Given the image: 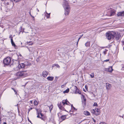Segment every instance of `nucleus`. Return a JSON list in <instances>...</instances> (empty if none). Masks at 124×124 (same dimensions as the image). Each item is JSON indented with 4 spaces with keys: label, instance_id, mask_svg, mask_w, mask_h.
<instances>
[{
    "label": "nucleus",
    "instance_id": "f257e3e1",
    "mask_svg": "<svg viewBox=\"0 0 124 124\" xmlns=\"http://www.w3.org/2000/svg\"><path fill=\"white\" fill-rule=\"evenodd\" d=\"M63 6L65 9V15L66 16L68 15L70 12V8L67 2H64L63 3Z\"/></svg>",
    "mask_w": 124,
    "mask_h": 124
},
{
    "label": "nucleus",
    "instance_id": "f03ea898",
    "mask_svg": "<svg viewBox=\"0 0 124 124\" xmlns=\"http://www.w3.org/2000/svg\"><path fill=\"white\" fill-rule=\"evenodd\" d=\"M116 35V33L113 32L107 33L106 34L107 39L109 40L113 39Z\"/></svg>",
    "mask_w": 124,
    "mask_h": 124
},
{
    "label": "nucleus",
    "instance_id": "7ed1b4c3",
    "mask_svg": "<svg viewBox=\"0 0 124 124\" xmlns=\"http://www.w3.org/2000/svg\"><path fill=\"white\" fill-rule=\"evenodd\" d=\"M28 74L26 70L20 71L16 73V75L17 76L26 77L28 76Z\"/></svg>",
    "mask_w": 124,
    "mask_h": 124
},
{
    "label": "nucleus",
    "instance_id": "20e7f679",
    "mask_svg": "<svg viewBox=\"0 0 124 124\" xmlns=\"http://www.w3.org/2000/svg\"><path fill=\"white\" fill-rule=\"evenodd\" d=\"M91 112L93 114L96 116L99 115L100 113V109L97 108H96L91 110Z\"/></svg>",
    "mask_w": 124,
    "mask_h": 124
},
{
    "label": "nucleus",
    "instance_id": "39448f33",
    "mask_svg": "<svg viewBox=\"0 0 124 124\" xmlns=\"http://www.w3.org/2000/svg\"><path fill=\"white\" fill-rule=\"evenodd\" d=\"M11 62V59L10 57H8L5 59L3 61L5 65L9 64Z\"/></svg>",
    "mask_w": 124,
    "mask_h": 124
},
{
    "label": "nucleus",
    "instance_id": "423d86ee",
    "mask_svg": "<svg viewBox=\"0 0 124 124\" xmlns=\"http://www.w3.org/2000/svg\"><path fill=\"white\" fill-rule=\"evenodd\" d=\"M27 49L29 51L31 54L33 53L35 51V49L33 47H27Z\"/></svg>",
    "mask_w": 124,
    "mask_h": 124
},
{
    "label": "nucleus",
    "instance_id": "0eeeda50",
    "mask_svg": "<svg viewBox=\"0 0 124 124\" xmlns=\"http://www.w3.org/2000/svg\"><path fill=\"white\" fill-rule=\"evenodd\" d=\"M62 103L64 106L66 105H69V102L67 100H63Z\"/></svg>",
    "mask_w": 124,
    "mask_h": 124
},
{
    "label": "nucleus",
    "instance_id": "6e6552de",
    "mask_svg": "<svg viewBox=\"0 0 124 124\" xmlns=\"http://www.w3.org/2000/svg\"><path fill=\"white\" fill-rule=\"evenodd\" d=\"M117 15L118 17L124 16V11L118 12Z\"/></svg>",
    "mask_w": 124,
    "mask_h": 124
},
{
    "label": "nucleus",
    "instance_id": "1a4fd4ad",
    "mask_svg": "<svg viewBox=\"0 0 124 124\" xmlns=\"http://www.w3.org/2000/svg\"><path fill=\"white\" fill-rule=\"evenodd\" d=\"M57 105L60 109L62 110H64L65 109L64 107L62 105L61 102H59Z\"/></svg>",
    "mask_w": 124,
    "mask_h": 124
},
{
    "label": "nucleus",
    "instance_id": "9d476101",
    "mask_svg": "<svg viewBox=\"0 0 124 124\" xmlns=\"http://www.w3.org/2000/svg\"><path fill=\"white\" fill-rule=\"evenodd\" d=\"M25 66V64L23 63H21L19 64L18 66V67L19 69H23Z\"/></svg>",
    "mask_w": 124,
    "mask_h": 124
},
{
    "label": "nucleus",
    "instance_id": "9b49d317",
    "mask_svg": "<svg viewBox=\"0 0 124 124\" xmlns=\"http://www.w3.org/2000/svg\"><path fill=\"white\" fill-rule=\"evenodd\" d=\"M48 74V73L46 71H44L42 72V76L44 77H46Z\"/></svg>",
    "mask_w": 124,
    "mask_h": 124
},
{
    "label": "nucleus",
    "instance_id": "f8f14e48",
    "mask_svg": "<svg viewBox=\"0 0 124 124\" xmlns=\"http://www.w3.org/2000/svg\"><path fill=\"white\" fill-rule=\"evenodd\" d=\"M115 11L114 10H111L110 12V14L109 16H112L114 15L115 14Z\"/></svg>",
    "mask_w": 124,
    "mask_h": 124
},
{
    "label": "nucleus",
    "instance_id": "ddd939ff",
    "mask_svg": "<svg viewBox=\"0 0 124 124\" xmlns=\"http://www.w3.org/2000/svg\"><path fill=\"white\" fill-rule=\"evenodd\" d=\"M111 87V85L109 83L106 84V88L107 90H109Z\"/></svg>",
    "mask_w": 124,
    "mask_h": 124
},
{
    "label": "nucleus",
    "instance_id": "4468645a",
    "mask_svg": "<svg viewBox=\"0 0 124 124\" xmlns=\"http://www.w3.org/2000/svg\"><path fill=\"white\" fill-rule=\"evenodd\" d=\"M50 13L48 14L46 11L45 13V16L46 17L47 19L49 18L50 17Z\"/></svg>",
    "mask_w": 124,
    "mask_h": 124
},
{
    "label": "nucleus",
    "instance_id": "2eb2a0df",
    "mask_svg": "<svg viewBox=\"0 0 124 124\" xmlns=\"http://www.w3.org/2000/svg\"><path fill=\"white\" fill-rule=\"evenodd\" d=\"M54 78V77L52 76H49L47 78V79L49 81H52Z\"/></svg>",
    "mask_w": 124,
    "mask_h": 124
},
{
    "label": "nucleus",
    "instance_id": "dca6fc26",
    "mask_svg": "<svg viewBox=\"0 0 124 124\" xmlns=\"http://www.w3.org/2000/svg\"><path fill=\"white\" fill-rule=\"evenodd\" d=\"M106 70L108 72H111L113 70L112 67L111 66L109 67Z\"/></svg>",
    "mask_w": 124,
    "mask_h": 124
},
{
    "label": "nucleus",
    "instance_id": "f3484780",
    "mask_svg": "<svg viewBox=\"0 0 124 124\" xmlns=\"http://www.w3.org/2000/svg\"><path fill=\"white\" fill-rule=\"evenodd\" d=\"M85 46L86 47L89 46L90 45V42L89 41H87L85 44Z\"/></svg>",
    "mask_w": 124,
    "mask_h": 124
},
{
    "label": "nucleus",
    "instance_id": "a211bd4d",
    "mask_svg": "<svg viewBox=\"0 0 124 124\" xmlns=\"http://www.w3.org/2000/svg\"><path fill=\"white\" fill-rule=\"evenodd\" d=\"M11 43L12 45V46H14V47H15L16 46V45L13 42L12 38H11Z\"/></svg>",
    "mask_w": 124,
    "mask_h": 124
},
{
    "label": "nucleus",
    "instance_id": "6ab92c4d",
    "mask_svg": "<svg viewBox=\"0 0 124 124\" xmlns=\"http://www.w3.org/2000/svg\"><path fill=\"white\" fill-rule=\"evenodd\" d=\"M49 108V110L50 112H51V110L53 108V106L52 104H51V105L49 106H48Z\"/></svg>",
    "mask_w": 124,
    "mask_h": 124
},
{
    "label": "nucleus",
    "instance_id": "aec40b11",
    "mask_svg": "<svg viewBox=\"0 0 124 124\" xmlns=\"http://www.w3.org/2000/svg\"><path fill=\"white\" fill-rule=\"evenodd\" d=\"M84 113L86 116H88L90 114L89 112L87 111H85L84 112Z\"/></svg>",
    "mask_w": 124,
    "mask_h": 124
},
{
    "label": "nucleus",
    "instance_id": "412c9836",
    "mask_svg": "<svg viewBox=\"0 0 124 124\" xmlns=\"http://www.w3.org/2000/svg\"><path fill=\"white\" fill-rule=\"evenodd\" d=\"M81 97V99H83L84 101H86V99L85 97V96L84 95L82 94Z\"/></svg>",
    "mask_w": 124,
    "mask_h": 124
},
{
    "label": "nucleus",
    "instance_id": "4be33fe9",
    "mask_svg": "<svg viewBox=\"0 0 124 124\" xmlns=\"http://www.w3.org/2000/svg\"><path fill=\"white\" fill-rule=\"evenodd\" d=\"M66 117V115H63L61 116V118L63 120H64Z\"/></svg>",
    "mask_w": 124,
    "mask_h": 124
},
{
    "label": "nucleus",
    "instance_id": "5701e85b",
    "mask_svg": "<svg viewBox=\"0 0 124 124\" xmlns=\"http://www.w3.org/2000/svg\"><path fill=\"white\" fill-rule=\"evenodd\" d=\"M34 104L35 105H37L38 104V101L36 100H35L34 101Z\"/></svg>",
    "mask_w": 124,
    "mask_h": 124
},
{
    "label": "nucleus",
    "instance_id": "b1692460",
    "mask_svg": "<svg viewBox=\"0 0 124 124\" xmlns=\"http://www.w3.org/2000/svg\"><path fill=\"white\" fill-rule=\"evenodd\" d=\"M69 91V88L67 89H66L65 91H64L63 92L64 93H68Z\"/></svg>",
    "mask_w": 124,
    "mask_h": 124
},
{
    "label": "nucleus",
    "instance_id": "393cba45",
    "mask_svg": "<svg viewBox=\"0 0 124 124\" xmlns=\"http://www.w3.org/2000/svg\"><path fill=\"white\" fill-rule=\"evenodd\" d=\"M118 34V37H117V36H116V38L117 40L119 39V38L120 37V35H119V34H118V33H117V35Z\"/></svg>",
    "mask_w": 124,
    "mask_h": 124
},
{
    "label": "nucleus",
    "instance_id": "a878e982",
    "mask_svg": "<svg viewBox=\"0 0 124 124\" xmlns=\"http://www.w3.org/2000/svg\"><path fill=\"white\" fill-rule=\"evenodd\" d=\"M90 76L91 77V78H93L94 77V73H91L90 74Z\"/></svg>",
    "mask_w": 124,
    "mask_h": 124
},
{
    "label": "nucleus",
    "instance_id": "bb28decb",
    "mask_svg": "<svg viewBox=\"0 0 124 124\" xmlns=\"http://www.w3.org/2000/svg\"><path fill=\"white\" fill-rule=\"evenodd\" d=\"M74 88L76 89V92H78V89L77 87V86H74Z\"/></svg>",
    "mask_w": 124,
    "mask_h": 124
},
{
    "label": "nucleus",
    "instance_id": "cd10ccee",
    "mask_svg": "<svg viewBox=\"0 0 124 124\" xmlns=\"http://www.w3.org/2000/svg\"><path fill=\"white\" fill-rule=\"evenodd\" d=\"M107 51H108L107 50L105 49V51H103V53L105 55L107 53Z\"/></svg>",
    "mask_w": 124,
    "mask_h": 124
},
{
    "label": "nucleus",
    "instance_id": "c85d7f7f",
    "mask_svg": "<svg viewBox=\"0 0 124 124\" xmlns=\"http://www.w3.org/2000/svg\"><path fill=\"white\" fill-rule=\"evenodd\" d=\"M37 111V114H39L40 115V113H41V111H40V110H39V111H38V110L37 109H36Z\"/></svg>",
    "mask_w": 124,
    "mask_h": 124
},
{
    "label": "nucleus",
    "instance_id": "c756f323",
    "mask_svg": "<svg viewBox=\"0 0 124 124\" xmlns=\"http://www.w3.org/2000/svg\"><path fill=\"white\" fill-rule=\"evenodd\" d=\"M11 89H12L14 91V92H15V94H17V92L16 91V90H15V89L14 88H12Z\"/></svg>",
    "mask_w": 124,
    "mask_h": 124
},
{
    "label": "nucleus",
    "instance_id": "7c9ffc66",
    "mask_svg": "<svg viewBox=\"0 0 124 124\" xmlns=\"http://www.w3.org/2000/svg\"><path fill=\"white\" fill-rule=\"evenodd\" d=\"M29 14L33 18V20H34L35 19H34V17L33 16H32L31 14V12H29Z\"/></svg>",
    "mask_w": 124,
    "mask_h": 124
},
{
    "label": "nucleus",
    "instance_id": "2f4dec72",
    "mask_svg": "<svg viewBox=\"0 0 124 124\" xmlns=\"http://www.w3.org/2000/svg\"><path fill=\"white\" fill-rule=\"evenodd\" d=\"M97 106V103L96 102L94 103L93 104V106Z\"/></svg>",
    "mask_w": 124,
    "mask_h": 124
},
{
    "label": "nucleus",
    "instance_id": "473e14b6",
    "mask_svg": "<svg viewBox=\"0 0 124 124\" xmlns=\"http://www.w3.org/2000/svg\"><path fill=\"white\" fill-rule=\"evenodd\" d=\"M32 108H31L29 109L28 110V113H29V112H30V111L31 110H32Z\"/></svg>",
    "mask_w": 124,
    "mask_h": 124
},
{
    "label": "nucleus",
    "instance_id": "72a5a7b5",
    "mask_svg": "<svg viewBox=\"0 0 124 124\" xmlns=\"http://www.w3.org/2000/svg\"><path fill=\"white\" fill-rule=\"evenodd\" d=\"M39 116V115H37V117L41 119H42L43 118L41 117L40 116Z\"/></svg>",
    "mask_w": 124,
    "mask_h": 124
},
{
    "label": "nucleus",
    "instance_id": "f704fd0d",
    "mask_svg": "<svg viewBox=\"0 0 124 124\" xmlns=\"http://www.w3.org/2000/svg\"><path fill=\"white\" fill-rule=\"evenodd\" d=\"M55 66H57L58 68H59L60 67V66L58 64H56L55 65Z\"/></svg>",
    "mask_w": 124,
    "mask_h": 124
},
{
    "label": "nucleus",
    "instance_id": "c9c22d12",
    "mask_svg": "<svg viewBox=\"0 0 124 124\" xmlns=\"http://www.w3.org/2000/svg\"><path fill=\"white\" fill-rule=\"evenodd\" d=\"M99 124H108L104 122H101Z\"/></svg>",
    "mask_w": 124,
    "mask_h": 124
},
{
    "label": "nucleus",
    "instance_id": "e433bc0d",
    "mask_svg": "<svg viewBox=\"0 0 124 124\" xmlns=\"http://www.w3.org/2000/svg\"><path fill=\"white\" fill-rule=\"evenodd\" d=\"M85 89L87 90L88 89L87 86L86 85H85Z\"/></svg>",
    "mask_w": 124,
    "mask_h": 124
},
{
    "label": "nucleus",
    "instance_id": "4c0bfd02",
    "mask_svg": "<svg viewBox=\"0 0 124 124\" xmlns=\"http://www.w3.org/2000/svg\"><path fill=\"white\" fill-rule=\"evenodd\" d=\"M92 120L93 121V122H94V123H95L96 122V120L94 118H92Z\"/></svg>",
    "mask_w": 124,
    "mask_h": 124
},
{
    "label": "nucleus",
    "instance_id": "58836bf2",
    "mask_svg": "<svg viewBox=\"0 0 124 124\" xmlns=\"http://www.w3.org/2000/svg\"><path fill=\"white\" fill-rule=\"evenodd\" d=\"M21 0H16V2H19Z\"/></svg>",
    "mask_w": 124,
    "mask_h": 124
},
{
    "label": "nucleus",
    "instance_id": "ea45409f",
    "mask_svg": "<svg viewBox=\"0 0 124 124\" xmlns=\"http://www.w3.org/2000/svg\"><path fill=\"white\" fill-rule=\"evenodd\" d=\"M109 59H107L106 60H105L104 61L106 62H107L109 61Z\"/></svg>",
    "mask_w": 124,
    "mask_h": 124
},
{
    "label": "nucleus",
    "instance_id": "a19ab883",
    "mask_svg": "<svg viewBox=\"0 0 124 124\" xmlns=\"http://www.w3.org/2000/svg\"><path fill=\"white\" fill-rule=\"evenodd\" d=\"M40 115L41 116V117H42L43 115L41 113H40Z\"/></svg>",
    "mask_w": 124,
    "mask_h": 124
},
{
    "label": "nucleus",
    "instance_id": "79ce46f5",
    "mask_svg": "<svg viewBox=\"0 0 124 124\" xmlns=\"http://www.w3.org/2000/svg\"><path fill=\"white\" fill-rule=\"evenodd\" d=\"M80 39V38H79L78 39V42H77V45L78 44V42L79 40Z\"/></svg>",
    "mask_w": 124,
    "mask_h": 124
},
{
    "label": "nucleus",
    "instance_id": "37998d69",
    "mask_svg": "<svg viewBox=\"0 0 124 124\" xmlns=\"http://www.w3.org/2000/svg\"><path fill=\"white\" fill-rule=\"evenodd\" d=\"M28 121L29 122H30L31 123V121H30L29 119V118L28 117Z\"/></svg>",
    "mask_w": 124,
    "mask_h": 124
},
{
    "label": "nucleus",
    "instance_id": "c03bdc74",
    "mask_svg": "<svg viewBox=\"0 0 124 124\" xmlns=\"http://www.w3.org/2000/svg\"><path fill=\"white\" fill-rule=\"evenodd\" d=\"M30 102V103L32 104V101H31Z\"/></svg>",
    "mask_w": 124,
    "mask_h": 124
},
{
    "label": "nucleus",
    "instance_id": "a18cd8bd",
    "mask_svg": "<svg viewBox=\"0 0 124 124\" xmlns=\"http://www.w3.org/2000/svg\"><path fill=\"white\" fill-rule=\"evenodd\" d=\"M64 86V85H63L61 86V87L62 88H63Z\"/></svg>",
    "mask_w": 124,
    "mask_h": 124
},
{
    "label": "nucleus",
    "instance_id": "49530a36",
    "mask_svg": "<svg viewBox=\"0 0 124 124\" xmlns=\"http://www.w3.org/2000/svg\"><path fill=\"white\" fill-rule=\"evenodd\" d=\"M11 1H12V2H14L15 0H10Z\"/></svg>",
    "mask_w": 124,
    "mask_h": 124
},
{
    "label": "nucleus",
    "instance_id": "de8ad7c7",
    "mask_svg": "<svg viewBox=\"0 0 124 124\" xmlns=\"http://www.w3.org/2000/svg\"><path fill=\"white\" fill-rule=\"evenodd\" d=\"M36 10H37V11L38 12H39V10L38 9V8H37Z\"/></svg>",
    "mask_w": 124,
    "mask_h": 124
},
{
    "label": "nucleus",
    "instance_id": "09e8293b",
    "mask_svg": "<svg viewBox=\"0 0 124 124\" xmlns=\"http://www.w3.org/2000/svg\"><path fill=\"white\" fill-rule=\"evenodd\" d=\"M3 124H7L6 122H4L3 123Z\"/></svg>",
    "mask_w": 124,
    "mask_h": 124
},
{
    "label": "nucleus",
    "instance_id": "8fccbe9b",
    "mask_svg": "<svg viewBox=\"0 0 124 124\" xmlns=\"http://www.w3.org/2000/svg\"><path fill=\"white\" fill-rule=\"evenodd\" d=\"M71 107H72V106H72V105H71ZM72 107H73V108H74V109H75V108L74 107H73V106H72Z\"/></svg>",
    "mask_w": 124,
    "mask_h": 124
},
{
    "label": "nucleus",
    "instance_id": "3c124183",
    "mask_svg": "<svg viewBox=\"0 0 124 124\" xmlns=\"http://www.w3.org/2000/svg\"><path fill=\"white\" fill-rule=\"evenodd\" d=\"M18 55L20 56H22L21 55V54H19V55Z\"/></svg>",
    "mask_w": 124,
    "mask_h": 124
},
{
    "label": "nucleus",
    "instance_id": "603ef678",
    "mask_svg": "<svg viewBox=\"0 0 124 124\" xmlns=\"http://www.w3.org/2000/svg\"><path fill=\"white\" fill-rule=\"evenodd\" d=\"M122 43L123 44H124V41H122Z\"/></svg>",
    "mask_w": 124,
    "mask_h": 124
},
{
    "label": "nucleus",
    "instance_id": "864d4df0",
    "mask_svg": "<svg viewBox=\"0 0 124 124\" xmlns=\"http://www.w3.org/2000/svg\"><path fill=\"white\" fill-rule=\"evenodd\" d=\"M78 93H79V94H81V93H80V92H78Z\"/></svg>",
    "mask_w": 124,
    "mask_h": 124
},
{
    "label": "nucleus",
    "instance_id": "5fc2aeb1",
    "mask_svg": "<svg viewBox=\"0 0 124 124\" xmlns=\"http://www.w3.org/2000/svg\"><path fill=\"white\" fill-rule=\"evenodd\" d=\"M7 5H9V3L8 2H7Z\"/></svg>",
    "mask_w": 124,
    "mask_h": 124
},
{
    "label": "nucleus",
    "instance_id": "6e6d98bb",
    "mask_svg": "<svg viewBox=\"0 0 124 124\" xmlns=\"http://www.w3.org/2000/svg\"><path fill=\"white\" fill-rule=\"evenodd\" d=\"M9 38H12V37H11V36L10 35V37H9Z\"/></svg>",
    "mask_w": 124,
    "mask_h": 124
},
{
    "label": "nucleus",
    "instance_id": "4d7b16f0",
    "mask_svg": "<svg viewBox=\"0 0 124 124\" xmlns=\"http://www.w3.org/2000/svg\"><path fill=\"white\" fill-rule=\"evenodd\" d=\"M83 35H81L80 36V37H81L83 36Z\"/></svg>",
    "mask_w": 124,
    "mask_h": 124
},
{
    "label": "nucleus",
    "instance_id": "13d9d810",
    "mask_svg": "<svg viewBox=\"0 0 124 124\" xmlns=\"http://www.w3.org/2000/svg\"><path fill=\"white\" fill-rule=\"evenodd\" d=\"M83 121H83H82H82H81L79 123H81V122L82 121Z\"/></svg>",
    "mask_w": 124,
    "mask_h": 124
},
{
    "label": "nucleus",
    "instance_id": "bf43d9fd",
    "mask_svg": "<svg viewBox=\"0 0 124 124\" xmlns=\"http://www.w3.org/2000/svg\"><path fill=\"white\" fill-rule=\"evenodd\" d=\"M37 115H39V114H37Z\"/></svg>",
    "mask_w": 124,
    "mask_h": 124
},
{
    "label": "nucleus",
    "instance_id": "052dcab7",
    "mask_svg": "<svg viewBox=\"0 0 124 124\" xmlns=\"http://www.w3.org/2000/svg\"><path fill=\"white\" fill-rule=\"evenodd\" d=\"M123 49L124 50V47H123Z\"/></svg>",
    "mask_w": 124,
    "mask_h": 124
},
{
    "label": "nucleus",
    "instance_id": "680f3d73",
    "mask_svg": "<svg viewBox=\"0 0 124 124\" xmlns=\"http://www.w3.org/2000/svg\"><path fill=\"white\" fill-rule=\"evenodd\" d=\"M81 38V37H80V38Z\"/></svg>",
    "mask_w": 124,
    "mask_h": 124
}]
</instances>
